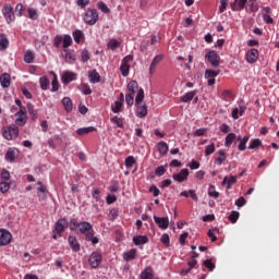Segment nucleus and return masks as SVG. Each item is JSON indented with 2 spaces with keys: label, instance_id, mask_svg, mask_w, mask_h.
Masks as SVG:
<instances>
[{
  "label": "nucleus",
  "instance_id": "dca6fc26",
  "mask_svg": "<svg viewBox=\"0 0 279 279\" xmlns=\"http://www.w3.org/2000/svg\"><path fill=\"white\" fill-rule=\"evenodd\" d=\"M37 197L41 201L45 202V199H47V187L45 185H43V182H37Z\"/></svg>",
  "mask_w": 279,
  "mask_h": 279
},
{
  "label": "nucleus",
  "instance_id": "9d476101",
  "mask_svg": "<svg viewBox=\"0 0 279 279\" xmlns=\"http://www.w3.org/2000/svg\"><path fill=\"white\" fill-rule=\"evenodd\" d=\"M69 228V220L61 218L56 222L54 230L57 234H62Z\"/></svg>",
  "mask_w": 279,
  "mask_h": 279
},
{
  "label": "nucleus",
  "instance_id": "3c124183",
  "mask_svg": "<svg viewBox=\"0 0 279 279\" xmlns=\"http://www.w3.org/2000/svg\"><path fill=\"white\" fill-rule=\"evenodd\" d=\"M81 92L83 95H93V89H90V85L84 83L81 85Z\"/></svg>",
  "mask_w": 279,
  "mask_h": 279
},
{
  "label": "nucleus",
  "instance_id": "2eb2a0df",
  "mask_svg": "<svg viewBox=\"0 0 279 279\" xmlns=\"http://www.w3.org/2000/svg\"><path fill=\"white\" fill-rule=\"evenodd\" d=\"M163 58H165V56H162V54H157V56L153 59V61H151V63H150V66H149V73H150V75H154V73H156V66H158V63H159V62H162Z\"/></svg>",
  "mask_w": 279,
  "mask_h": 279
},
{
  "label": "nucleus",
  "instance_id": "72a5a7b5",
  "mask_svg": "<svg viewBox=\"0 0 279 279\" xmlns=\"http://www.w3.org/2000/svg\"><path fill=\"white\" fill-rule=\"evenodd\" d=\"M110 122L113 123V125H116L117 128H120L121 130H123L124 128L123 118H119L118 116L110 118Z\"/></svg>",
  "mask_w": 279,
  "mask_h": 279
},
{
  "label": "nucleus",
  "instance_id": "9b49d317",
  "mask_svg": "<svg viewBox=\"0 0 279 279\" xmlns=\"http://www.w3.org/2000/svg\"><path fill=\"white\" fill-rule=\"evenodd\" d=\"M154 221L160 230H167L169 228V217L154 216Z\"/></svg>",
  "mask_w": 279,
  "mask_h": 279
},
{
  "label": "nucleus",
  "instance_id": "423d86ee",
  "mask_svg": "<svg viewBox=\"0 0 279 279\" xmlns=\"http://www.w3.org/2000/svg\"><path fill=\"white\" fill-rule=\"evenodd\" d=\"M205 60L209 62V64L214 68L217 69L219 64L221 63V57L217 53L215 50H210L205 54Z\"/></svg>",
  "mask_w": 279,
  "mask_h": 279
},
{
  "label": "nucleus",
  "instance_id": "4468645a",
  "mask_svg": "<svg viewBox=\"0 0 279 279\" xmlns=\"http://www.w3.org/2000/svg\"><path fill=\"white\" fill-rule=\"evenodd\" d=\"M68 242L72 252H80L81 245H80V241H77V238H75L74 235H70L68 238Z\"/></svg>",
  "mask_w": 279,
  "mask_h": 279
},
{
  "label": "nucleus",
  "instance_id": "6e6d98bb",
  "mask_svg": "<svg viewBox=\"0 0 279 279\" xmlns=\"http://www.w3.org/2000/svg\"><path fill=\"white\" fill-rule=\"evenodd\" d=\"M63 43V37L62 35H57L53 39V46L57 48V49H60V45H62Z\"/></svg>",
  "mask_w": 279,
  "mask_h": 279
},
{
  "label": "nucleus",
  "instance_id": "5701e85b",
  "mask_svg": "<svg viewBox=\"0 0 279 279\" xmlns=\"http://www.w3.org/2000/svg\"><path fill=\"white\" fill-rule=\"evenodd\" d=\"M128 95H136V92L138 93V83L136 81H131L128 84Z\"/></svg>",
  "mask_w": 279,
  "mask_h": 279
},
{
  "label": "nucleus",
  "instance_id": "ea45409f",
  "mask_svg": "<svg viewBox=\"0 0 279 279\" xmlns=\"http://www.w3.org/2000/svg\"><path fill=\"white\" fill-rule=\"evenodd\" d=\"M15 117H17L15 119L16 125H20L21 128H23V125H25V123H27V116L16 114L15 113Z\"/></svg>",
  "mask_w": 279,
  "mask_h": 279
},
{
  "label": "nucleus",
  "instance_id": "bb28decb",
  "mask_svg": "<svg viewBox=\"0 0 279 279\" xmlns=\"http://www.w3.org/2000/svg\"><path fill=\"white\" fill-rule=\"evenodd\" d=\"M195 95H197V90L189 92L185 95L181 96V101L183 104H189V101H193V99L195 98Z\"/></svg>",
  "mask_w": 279,
  "mask_h": 279
},
{
  "label": "nucleus",
  "instance_id": "c756f323",
  "mask_svg": "<svg viewBox=\"0 0 279 279\" xmlns=\"http://www.w3.org/2000/svg\"><path fill=\"white\" fill-rule=\"evenodd\" d=\"M217 154H218L219 157H217L215 159V163L221 166V165H223V162H226V158H227L226 157V150L220 149V150L217 151Z\"/></svg>",
  "mask_w": 279,
  "mask_h": 279
},
{
  "label": "nucleus",
  "instance_id": "2f4dec72",
  "mask_svg": "<svg viewBox=\"0 0 279 279\" xmlns=\"http://www.w3.org/2000/svg\"><path fill=\"white\" fill-rule=\"evenodd\" d=\"M123 258L124 260H126V263H130V260H134V258H136V250L132 248L128 251L126 253L123 254Z\"/></svg>",
  "mask_w": 279,
  "mask_h": 279
},
{
  "label": "nucleus",
  "instance_id": "c03bdc74",
  "mask_svg": "<svg viewBox=\"0 0 279 279\" xmlns=\"http://www.w3.org/2000/svg\"><path fill=\"white\" fill-rule=\"evenodd\" d=\"M121 43L117 39H110L107 44L108 49H111V51H114L116 49H119Z\"/></svg>",
  "mask_w": 279,
  "mask_h": 279
},
{
  "label": "nucleus",
  "instance_id": "603ef678",
  "mask_svg": "<svg viewBox=\"0 0 279 279\" xmlns=\"http://www.w3.org/2000/svg\"><path fill=\"white\" fill-rule=\"evenodd\" d=\"M204 267L208 268L209 271H215V263H213V259H206L203 263Z\"/></svg>",
  "mask_w": 279,
  "mask_h": 279
},
{
  "label": "nucleus",
  "instance_id": "4be33fe9",
  "mask_svg": "<svg viewBox=\"0 0 279 279\" xmlns=\"http://www.w3.org/2000/svg\"><path fill=\"white\" fill-rule=\"evenodd\" d=\"M157 151H159L160 156H167L169 153V145L167 142H159L157 144Z\"/></svg>",
  "mask_w": 279,
  "mask_h": 279
},
{
  "label": "nucleus",
  "instance_id": "6ab92c4d",
  "mask_svg": "<svg viewBox=\"0 0 279 279\" xmlns=\"http://www.w3.org/2000/svg\"><path fill=\"white\" fill-rule=\"evenodd\" d=\"M233 184H236V177L234 175L225 177L222 181V186H227L228 191H230Z\"/></svg>",
  "mask_w": 279,
  "mask_h": 279
},
{
  "label": "nucleus",
  "instance_id": "864d4df0",
  "mask_svg": "<svg viewBox=\"0 0 279 279\" xmlns=\"http://www.w3.org/2000/svg\"><path fill=\"white\" fill-rule=\"evenodd\" d=\"M130 68H131V65H124L121 63L120 71H121L123 77H128V75H130Z\"/></svg>",
  "mask_w": 279,
  "mask_h": 279
},
{
  "label": "nucleus",
  "instance_id": "052dcab7",
  "mask_svg": "<svg viewBox=\"0 0 279 279\" xmlns=\"http://www.w3.org/2000/svg\"><path fill=\"white\" fill-rule=\"evenodd\" d=\"M98 9H100L104 14H110V8H108V5L104 2H98Z\"/></svg>",
  "mask_w": 279,
  "mask_h": 279
},
{
  "label": "nucleus",
  "instance_id": "79ce46f5",
  "mask_svg": "<svg viewBox=\"0 0 279 279\" xmlns=\"http://www.w3.org/2000/svg\"><path fill=\"white\" fill-rule=\"evenodd\" d=\"M122 108H123V102H121L120 100H116L114 106H111V111L113 112V114H119Z\"/></svg>",
  "mask_w": 279,
  "mask_h": 279
},
{
  "label": "nucleus",
  "instance_id": "c9c22d12",
  "mask_svg": "<svg viewBox=\"0 0 279 279\" xmlns=\"http://www.w3.org/2000/svg\"><path fill=\"white\" fill-rule=\"evenodd\" d=\"M219 75V70L207 69L205 71V80L216 78Z\"/></svg>",
  "mask_w": 279,
  "mask_h": 279
},
{
  "label": "nucleus",
  "instance_id": "37998d69",
  "mask_svg": "<svg viewBox=\"0 0 279 279\" xmlns=\"http://www.w3.org/2000/svg\"><path fill=\"white\" fill-rule=\"evenodd\" d=\"M34 58H35L34 52H32L31 50H27L24 54V62H26V64H32V62H34Z\"/></svg>",
  "mask_w": 279,
  "mask_h": 279
},
{
  "label": "nucleus",
  "instance_id": "412c9836",
  "mask_svg": "<svg viewBox=\"0 0 279 279\" xmlns=\"http://www.w3.org/2000/svg\"><path fill=\"white\" fill-rule=\"evenodd\" d=\"M0 84L2 88H10V84H11L10 74L3 73L2 75H0Z\"/></svg>",
  "mask_w": 279,
  "mask_h": 279
},
{
  "label": "nucleus",
  "instance_id": "f257e3e1",
  "mask_svg": "<svg viewBox=\"0 0 279 279\" xmlns=\"http://www.w3.org/2000/svg\"><path fill=\"white\" fill-rule=\"evenodd\" d=\"M70 230H78L80 234L85 235V241H89L92 245L99 243V238L95 236V229L88 221L78 222L76 218H72L70 220Z\"/></svg>",
  "mask_w": 279,
  "mask_h": 279
},
{
  "label": "nucleus",
  "instance_id": "ddd939ff",
  "mask_svg": "<svg viewBox=\"0 0 279 279\" xmlns=\"http://www.w3.org/2000/svg\"><path fill=\"white\" fill-rule=\"evenodd\" d=\"M62 58H64V61L66 64H74L75 63V53L69 51V49H64L61 52Z\"/></svg>",
  "mask_w": 279,
  "mask_h": 279
},
{
  "label": "nucleus",
  "instance_id": "393cba45",
  "mask_svg": "<svg viewBox=\"0 0 279 279\" xmlns=\"http://www.w3.org/2000/svg\"><path fill=\"white\" fill-rule=\"evenodd\" d=\"M137 106V110H136V117H138V119H145V117H147V105H136Z\"/></svg>",
  "mask_w": 279,
  "mask_h": 279
},
{
  "label": "nucleus",
  "instance_id": "13d9d810",
  "mask_svg": "<svg viewBox=\"0 0 279 279\" xmlns=\"http://www.w3.org/2000/svg\"><path fill=\"white\" fill-rule=\"evenodd\" d=\"M239 217H240L239 211H232L231 215L229 216V221L231 223H236V221H239Z\"/></svg>",
  "mask_w": 279,
  "mask_h": 279
},
{
  "label": "nucleus",
  "instance_id": "49530a36",
  "mask_svg": "<svg viewBox=\"0 0 279 279\" xmlns=\"http://www.w3.org/2000/svg\"><path fill=\"white\" fill-rule=\"evenodd\" d=\"M39 84H40L41 90H47V88H49V78L47 76L40 77Z\"/></svg>",
  "mask_w": 279,
  "mask_h": 279
},
{
  "label": "nucleus",
  "instance_id": "7c9ffc66",
  "mask_svg": "<svg viewBox=\"0 0 279 279\" xmlns=\"http://www.w3.org/2000/svg\"><path fill=\"white\" fill-rule=\"evenodd\" d=\"M141 279H154V269H151V267H147L141 272Z\"/></svg>",
  "mask_w": 279,
  "mask_h": 279
},
{
  "label": "nucleus",
  "instance_id": "bf43d9fd",
  "mask_svg": "<svg viewBox=\"0 0 279 279\" xmlns=\"http://www.w3.org/2000/svg\"><path fill=\"white\" fill-rule=\"evenodd\" d=\"M221 98L225 100V101H228V99H232V92L230 89H225L222 93H221Z\"/></svg>",
  "mask_w": 279,
  "mask_h": 279
},
{
  "label": "nucleus",
  "instance_id": "0eeeda50",
  "mask_svg": "<svg viewBox=\"0 0 279 279\" xmlns=\"http://www.w3.org/2000/svg\"><path fill=\"white\" fill-rule=\"evenodd\" d=\"M12 243V233L7 229H0V247L10 245Z\"/></svg>",
  "mask_w": 279,
  "mask_h": 279
},
{
  "label": "nucleus",
  "instance_id": "f3484780",
  "mask_svg": "<svg viewBox=\"0 0 279 279\" xmlns=\"http://www.w3.org/2000/svg\"><path fill=\"white\" fill-rule=\"evenodd\" d=\"M256 60H258V50L253 48L246 52V61L250 64H254Z\"/></svg>",
  "mask_w": 279,
  "mask_h": 279
},
{
  "label": "nucleus",
  "instance_id": "c85d7f7f",
  "mask_svg": "<svg viewBox=\"0 0 279 279\" xmlns=\"http://www.w3.org/2000/svg\"><path fill=\"white\" fill-rule=\"evenodd\" d=\"M4 158L8 162H14V160H16V150H14V148H9Z\"/></svg>",
  "mask_w": 279,
  "mask_h": 279
},
{
  "label": "nucleus",
  "instance_id": "680f3d73",
  "mask_svg": "<svg viewBox=\"0 0 279 279\" xmlns=\"http://www.w3.org/2000/svg\"><path fill=\"white\" fill-rule=\"evenodd\" d=\"M211 154H215V144L205 147V156H211Z\"/></svg>",
  "mask_w": 279,
  "mask_h": 279
},
{
  "label": "nucleus",
  "instance_id": "a18cd8bd",
  "mask_svg": "<svg viewBox=\"0 0 279 279\" xmlns=\"http://www.w3.org/2000/svg\"><path fill=\"white\" fill-rule=\"evenodd\" d=\"M124 165L126 169H132V167L136 165V159L134 158V156H129L125 158Z\"/></svg>",
  "mask_w": 279,
  "mask_h": 279
},
{
  "label": "nucleus",
  "instance_id": "5fc2aeb1",
  "mask_svg": "<svg viewBox=\"0 0 279 279\" xmlns=\"http://www.w3.org/2000/svg\"><path fill=\"white\" fill-rule=\"evenodd\" d=\"M10 191V183L5 181L0 182V192L1 193H8Z\"/></svg>",
  "mask_w": 279,
  "mask_h": 279
},
{
  "label": "nucleus",
  "instance_id": "69168bd1",
  "mask_svg": "<svg viewBox=\"0 0 279 279\" xmlns=\"http://www.w3.org/2000/svg\"><path fill=\"white\" fill-rule=\"evenodd\" d=\"M228 3H229V0H220V7H219L220 14H223V11L228 10Z\"/></svg>",
  "mask_w": 279,
  "mask_h": 279
},
{
  "label": "nucleus",
  "instance_id": "1a4fd4ad",
  "mask_svg": "<svg viewBox=\"0 0 279 279\" xmlns=\"http://www.w3.org/2000/svg\"><path fill=\"white\" fill-rule=\"evenodd\" d=\"M77 80V74L75 72L65 71L61 76L62 84H71V82H75Z\"/></svg>",
  "mask_w": 279,
  "mask_h": 279
},
{
  "label": "nucleus",
  "instance_id": "473e14b6",
  "mask_svg": "<svg viewBox=\"0 0 279 279\" xmlns=\"http://www.w3.org/2000/svg\"><path fill=\"white\" fill-rule=\"evenodd\" d=\"M234 141H236V134H234V133H229V134L226 136V140H225V147H231V146H232V143H234Z\"/></svg>",
  "mask_w": 279,
  "mask_h": 279
},
{
  "label": "nucleus",
  "instance_id": "de8ad7c7",
  "mask_svg": "<svg viewBox=\"0 0 279 279\" xmlns=\"http://www.w3.org/2000/svg\"><path fill=\"white\" fill-rule=\"evenodd\" d=\"M73 45V38H71V35H64L63 36V49H69Z\"/></svg>",
  "mask_w": 279,
  "mask_h": 279
},
{
  "label": "nucleus",
  "instance_id": "f03ea898",
  "mask_svg": "<svg viewBox=\"0 0 279 279\" xmlns=\"http://www.w3.org/2000/svg\"><path fill=\"white\" fill-rule=\"evenodd\" d=\"M258 0H233L230 3V8L232 12H241L246 10L247 12H258V4H256Z\"/></svg>",
  "mask_w": 279,
  "mask_h": 279
},
{
  "label": "nucleus",
  "instance_id": "a878e982",
  "mask_svg": "<svg viewBox=\"0 0 279 279\" xmlns=\"http://www.w3.org/2000/svg\"><path fill=\"white\" fill-rule=\"evenodd\" d=\"M90 132H97L95 126L81 128L76 131L78 136H86V134H90Z\"/></svg>",
  "mask_w": 279,
  "mask_h": 279
},
{
  "label": "nucleus",
  "instance_id": "58836bf2",
  "mask_svg": "<svg viewBox=\"0 0 279 279\" xmlns=\"http://www.w3.org/2000/svg\"><path fill=\"white\" fill-rule=\"evenodd\" d=\"M72 36L74 38V41L80 45V43H82V38H84V32L76 29L73 32Z\"/></svg>",
  "mask_w": 279,
  "mask_h": 279
},
{
  "label": "nucleus",
  "instance_id": "b1692460",
  "mask_svg": "<svg viewBox=\"0 0 279 279\" xmlns=\"http://www.w3.org/2000/svg\"><path fill=\"white\" fill-rule=\"evenodd\" d=\"M134 245H145V243H149V238L147 235H137L133 238Z\"/></svg>",
  "mask_w": 279,
  "mask_h": 279
},
{
  "label": "nucleus",
  "instance_id": "8fccbe9b",
  "mask_svg": "<svg viewBox=\"0 0 279 279\" xmlns=\"http://www.w3.org/2000/svg\"><path fill=\"white\" fill-rule=\"evenodd\" d=\"M260 145H263V142L260 141V138H255L251 142L248 149H258Z\"/></svg>",
  "mask_w": 279,
  "mask_h": 279
},
{
  "label": "nucleus",
  "instance_id": "7ed1b4c3",
  "mask_svg": "<svg viewBox=\"0 0 279 279\" xmlns=\"http://www.w3.org/2000/svg\"><path fill=\"white\" fill-rule=\"evenodd\" d=\"M83 21L86 25H96L97 21H99V12L96 9H86L83 14Z\"/></svg>",
  "mask_w": 279,
  "mask_h": 279
},
{
  "label": "nucleus",
  "instance_id": "4c0bfd02",
  "mask_svg": "<svg viewBox=\"0 0 279 279\" xmlns=\"http://www.w3.org/2000/svg\"><path fill=\"white\" fill-rule=\"evenodd\" d=\"M250 141V135H246V136H244L242 140H241V142H240V144H239V146H238V149H239V151H245V149H247V142Z\"/></svg>",
  "mask_w": 279,
  "mask_h": 279
},
{
  "label": "nucleus",
  "instance_id": "338daca9",
  "mask_svg": "<svg viewBox=\"0 0 279 279\" xmlns=\"http://www.w3.org/2000/svg\"><path fill=\"white\" fill-rule=\"evenodd\" d=\"M109 191L110 193H117L119 191V181H112Z\"/></svg>",
  "mask_w": 279,
  "mask_h": 279
},
{
  "label": "nucleus",
  "instance_id": "cd10ccee",
  "mask_svg": "<svg viewBox=\"0 0 279 279\" xmlns=\"http://www.w3.org/2000/svg\"><path fill=\"white\" fill-rule=\"evenodd\" d=\"M181 197H191L193 202H198L199 197H197V194L195 193V190H190L189 192L183 191L180 193Z\"/></svg>",
  "mask_w": 279,
  "mask_h": 279
},
{
  "label": "nucleus",
  "instance_id": "774afa93",
  "mask_svg": "<svg viewBox=\"0 0 279 279\" xmlns=\"http://www.w3.org/2000/svg\"><path fill=\"white\" fill-rule=\"evenodd\" d=\"M125 104L128 106H134V95L132 94H126L125 95Z\"/></svg>",
  "mask_w": 279,
  "mask_h": 279
},
{
  "label": "nucleus",
  "instance_id": "39448f33",
  "mask_svg": "<svg viewBox=\"0 0 279 279\" xmlns=\"http://www.w3.org/2000/svg\"><path fill=\"white\" fill-rule=\"evenodd\" d=\"M2 14H3L8 25H10V23H14V21H16V15L14 13V8L10 3H5L2 7Z\"/></svg>",
  "mask_w": 279,
  "mask_h": 279
},
{
  "label": "nucleus",
  "instance_id": "a211bd4d",
  "mask_svg": "<svg viewBox=\"0 0 279 279\" xmlns=\"http://www.w3.org/2000/svg\"><path fill=\"white\" fill-rule=\"evenodd\" d=\"M88 80L90 84H99L101 82V75L97 73V70H92L88 72Z\"/></svg>",
  "mask_w": 279,
  "mask_h": 279
},
{
  "label": "nucleus",
  "instance_id": "aec40b11",
  "mask_svg": "<svg viewBox=\"0 0 279 279\" xmlns=\"http://www.w3.org/2000/svg\"><path fill=\"white\" fill-rule=\"evenodd\" d=\"M10 47V40L8 39V35L0 33V51H5Z\"/></svg>",
  "mask_w": 279,
  "mask_h": 279
},
{
  "label": "nucleus",
  "instance_id": "20e7f679",
  "mask_svg": "<svg viewBox=\"0 0 279 279\" xmlns=\"http://www.w3.org/2000/svg\"><path fill=\"white\" fill-rule=\"evenodd\" d=\"M2 136L5 141H14V138L19 136V126H16V124H11L2 128Z\"/></svg>",
  "mask_w": 279,
  "mask_h": 279
},
{
  "label": "nucleus",
  "instance_id": "09e8293b",
  "mask_svg": "<svg viewBox=\"0 0 279 279\" xmlns=\"http://www.w3.org/2000/svg\"><path fill=\"white\" fill-rule=\"evenodd\" d=\"M117 217H119V209H117V208L110 209L109 214H108L109 221H114V219H117Z\"/></svg>",
  "mask_w": 279,
  "mask_h": 279
},
{
  "label": "nucleus",
  "instance_id": "e433bc0d",
  "mask_svg": "<svg viewBox=\"0 0 279 279\" xmlns=\"http://www.w3.org/2000/svg\"><path fill=\"white\" fill-rule=\"evenodd\" d=\"M143 99H145V90H143V88H140L135 97V106L143 104Z\"/></svg>",
  "mask_w": 279,
  "mask_h": 279
},
{
  "label": "nucleus",
  "instance_id": "0e129e2a",
  "mask_svg": "<svg viewBox=\"0 0 279 279\" xmlns=\"http://www.w3.org/2000/svg\"><path fill=\"white\" fill-rule=\"evenodd\" d=\"M25 10V7H23V3H19L15 7V16H23V11Z\"/></svg>",
  "mask_w": 279,
  "mask_h": 279
},
{
  "label": "nucleus",
  "instance_id": "6e6552de",
  "mask_svg": "<svg viewBox=\"0 0 279 279\" xmlns=\"http://www.w3.org/2000/svg\"><path fill=\"white\" fill-rule=\"evenodd\" d=\"M102 257L99 252H93L89 256L88 263L92 269H97L101 265Z\"/></svg>",
  "mask_w": 279,
  "mask_h": 279
},
{
  "label": "nucleus",
  "instance_id": "f8f14e48",
  "mask_svg": "<svg viewBox=\"0 0 279 279\" xmlns=\"http://www.w3.org/2000/svg\"><path fill=\"white\" fill-rule=\"evenodd\" d=\"M189 169H186V168H183L179 173H174L173 175H172V178H173V180L175 181V182H184V180H187V178H189Z\"/></svg>",
  "mask_w": 279,
  "mask_h": 279
},
{
  "label": "nucleus",
  "instance_id": "e2e57ef3",
  "mask_svg": "<svg viewBox=\"0 0 279 279\" xmlns=\"http://www.w3.org/2000/svg\"><path fill=\"white\" fill-rule=\"evenodd\" d=\"M81 60L82 62H88V60H90V52H88V50H83L82 54H81Z\"/></svg>",
  "mask_w": 279,
  "mask_h": 279
},
{
  "label": "nucleus",
  "instance_id": "f704fd0d",
  "mask_svg": "<svg viewBox=\"0 0 279 279\" xmlns=\"http://www.w3.org/2000/svg\"><path fill=\"white\" fill-rule=\"evenodd\" d=\"M62 105L65 108L66 112H71V110H73V100H71L69 97H64L62 99Z\"/></svg>",
  "mask_w": 279,
  "mask_h": 279
},
{
  "label": "nucleus",
  "instance_id": "4d7b16f0",
  "mask_svg": "<svg viewBox=\"0 0 279 279\" xmlns=\"http://www.w3.org/2000/svg\"><path fill=\"white\" fill-rule=\"evenodd\" d=\"M51 86H52L51 88L52 93L58 92V89L60 88V84L58 83V76L56 74H54V78L51 82Z\"/></svg>",
  "mask_w": 279,
  "mask_h": 279
},
{
  "label": "nucleus",
  "instance_id": "a19ab883",
  "mask_svg": "<svg viewBox=\"0 0 279 279\" xmlns=\"http://www.w3.org/2000/svg\"><path fill=\"white\" fill-rule=\"evenodd\" d=\"M27 110L28 114L31 116V119L33 121H36V119L38 118V111L34 109V106L32 104H27Z\"/></svg>",
  "mask_w": 279,
  "mask_h": 279
}]
</instances>
